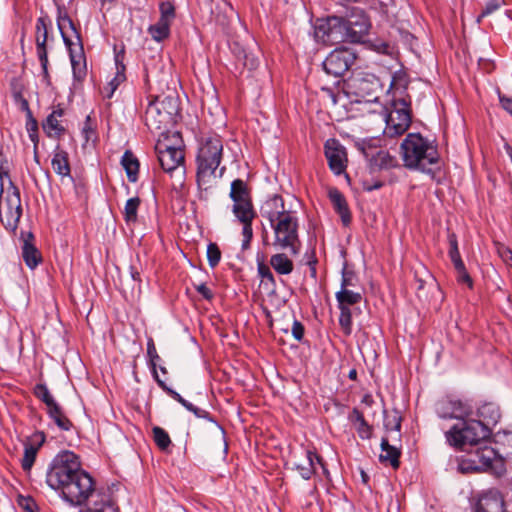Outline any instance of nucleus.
Segmentation results:
<instances>
[{
    "label": "nucleus",
    "instance_id": "nucleus-36",
    "mask_svg": "<svg viewBox=\"0 0 512 512\" xmlns=\"http://www.w3.org/2000/svg\"><path fill=\"white\" fill-rule=\"evenodd\" d=\"M270 264L273 269L281 275H288L293 271V262L284 253H277L270 258Z\"/></svg>",
    "mask_w": 512,
    "mask_h": 512
},
{
    "label": "nucleus",
    "instance_id": "nucleus-63",
    "mask_svg": "<svg viewBox=\"0 0 512 512\" xmlns=\"http://www.w3.org/2000/svg\"><path fill=\"white\" fill-rule=\"evenodd\" d=\"M362 186L365 191L371 192L373 190L380 189L383 186V182L375 181L373 184H369L368 181L364 180L362 182Z\"/></svg>",
    "mask_w": 512,
    "mask_h": 512
},
{
    "label": "nucleus",
    "instance_id": "nucleus-41",
    "mask_svg": "<svg viewBox=\"0 0 512 512\" xmlns=\"http://www.w3.org/2000/svg\"><path fill=\"white\" fill-rule=\"evenodd\" d=\"M141 204V199L136 196L126 201L123 217L127 225L135 224L138 220V209Z\"/></svg>",
    "mask_w": 512,
    "mask_h": 512
},
{
    "label": "nucleus",
    "instance_id": "nucleus-61",
    "mask_svg": "<svg viewBox=\"0 0 512 512\" xmlns=\"http://www.w3.org/2000/svg\"><path fill=\"white\" fill-rule=\"evenodd\" d=\"M141 272H142V267L140 264H139V267L135 264H132L130 266V275H131L132 279L138 283H141V281H142Z\"/></svg>",
    "mask_w": 512,
    "mask_h": 512
},
{
    "label": "nucleus",
    "instance_id": "nucleus-64",
    "mask_svg": "<svg viewBox=\"0 0 512 512\" xmlns=\"http://www.w3.org/2000/svg\"><path fill=\"white\" fill-rule=\"evenodd\" d=\"M317 262H318L317 258L315 257V254L313 253L312 257L308 260L307 264L310 269V274L314 279H316V277H317V270H316Z\"/></svg>",
    "mask_w": 512,
    "mask_h": 512
},
{
    "label": "nucleus",
    "instance_id": "nucleus-38",
    "mask_svg": "<svg viewBox=\"0 0 512 512\" xmlns=\"http://www.w3.org/2000/svg\"><path fill=\"white\" fill-rule=\"evenodd\" d=\"M349 420L352 423H357V432L362 439H369L372 435V427L365 420L363 413L357 408H354L349 415Z\"/></svg>",
    "mask_w": 512,
    "mask_h": 512
},
{
    "label": "nucleus",
    "instance_id": "nucleus-54",
    "mask_svg": "<svg viewBox=\"0 0 512 512\" xmlns=\"http://www.w3.org/2000/svg\"><path fill=\"white\" fill-rule=\"evenodd\" d=\"M355 280V273L344 268L342 271L341 289H349V287L354 286Z\"/></svg>",
    "mask_w": 512,
    "mask_h": 512
},
{
    "label": "nucleus",
    "instance_id": "nucleus-62",
    "mask_svg": "<svg viewBox=\"0 0 512 512\" xmlns=\"http://www.w3.org/2000/svg\"><path fill=\"white\" fill-rule=\"evenodd\" d=\"M502 108L512 116V99L506 96H499Z\"/></svg>",
    "mask_w": 512,
    "mask_h": 512
},
{
    "label": "nucleus",
    "instance_id": "nucleus-31",
    "mask_svg": "<svg viewBox=\"0 0 512 512\" xmlns=\"http://www.w3.org/2000/svg\"><path fill=\"white\" fill-rule=\"evenodd\" d=\"M478 419L477 421H481L487 428H490V425H495L498 423L501 414L500 409L495 403H484L481 405L476 413Z\"/></svg>",
    "mask_w": 512,
    "mask_h": 512
},
{
    "label": "nucleus",
    "instance_id": "nucleus-52",
    "mask_svg": "<svg viewBox=\"0 0 512 512\" xmlns=\"http://www.w3.org/2000/svg\"><path fill=\"white\" fill-rule=\"evenodd\" d=\"M160 19L166 20L171 23V21L175 18V7L171 2H162L160 4Z\"/></svg>",
    "mask_w": 512,
    "mask_h": 512
},
{
    "label": "nucleus",
    "instance_id": "nucleus-2",
    "mask_svg": "<svg viewBox=\"0 0 512 512\" xmlns=\"http://www.w3.org/2000/svg\"><path fill=\"white\" fill-rule=\"evenodd\" d=\"M222 156L223 142L219 135L209 136L202 140L196 156V181L200 190V199L203 198V192H207L212 187Z\"/></svg>",
    "mask_w": 512,
    "mask_h": 512
},
{
    "label": "nucleus",
    "instance_id": "nucleus-3",
    "mask_svg": "<svg viewBox=\"0 0 512 512\" xmlns=\"http://www.w3.org/2000/svg\"><path fill=\"white\" fill-rule=\"evenodd\" d=\"M57 25L69 52L73 76L77 81H82L86 77L87 68L80 32L68 14L61 9L58 10Z\"/></svg>",
    "mask_w": 512,
    "mask_h": 512
},
{
    "label": "nucleus",
    "instance_id": "nucleus-43",
    "mask_svg": "<svg viewBox=\"0 0 512 512\" xmlns=\"http://www.w3.org/2000/svg\"><path fill=\"white\" fill-rule=\"evenodd\" d=\"M33 394L35 395L36 398H38L47 406V410L54 406L55 404H57V402L55 401L54 397L51 395L45 384H36L33 389Z\"/></svg>",
    "mask_w": 512,
    "mask_h": 512
},
{
    "label": "nucleus",
    "instance_id": "nucleus-60",
    "mask_svg": "<svg viewBox=\"0 0 512 512\" xmlns=\"http://www.w3.org/2000/svg\"><path fill=\"white\" fill-rule=\"evenodd\" d=\"M82 133L84 134V137H85L86 141H89L90 138H91V135L94 134V130H93L92 126H91V118H90V116L86 117L84 126L82 128Z\"/></svg>",
    "mask_w": 512,
    "mask_h": 512
},
{
    "label": "nucleus",
    "instance_id": "nucleus-50",
    "mask_svg": "<svg viewBox=\"0 0 512 512\" xmlns=\"http://www.w3.org/2000/svg\"><path fill=\"white\" fill-rule=\"evenodd\" d=\"M456 270V278L459 283L466 284L469 288L473 287V280L469 275L464 262H460L458 264L453 265Z\"/></svg>",
    "mask_w": 512,
    "mask_h": 512
},
{
    "label": "nucleus",
    "instance_id": "nucleus-53",
    "mask_svg": "<svg viewBox=\"0 0 512 512\" xmlns=\"http://www.w3.org/2000/svg\"><path fill=\"white\" fill-rule=\"evenodd\" d=\"M27 132L29 134L30 140L33 142V145H38L39 137H38V123L34 117L27 118L26 124Z\"/></svg>",
    "mask_w": 512,
    "mask_h": 512
},
{
    "label": "nucleus",
    "instance_id": "nucleus-48",
    "mask_svg": "<svg viewBox=\"0 0 512 512\" xmlns=\"http://www.w3.org/2000/svg\"><path fill=\"white\" fill-rule=\"evenodd\" d=\"M448 243H449L448 254H449L450 260L453 263V265L463 262L460 252H459L457 236L455 233H453V232L448 233Z\"/></svg>",
    "mask_w": 512,
    "mask_h": 512
},
{
    "label": "nucleus",
    "instance_id": "nucleus-57",
    "mask_svg": "<svg viewBox=\"0 0 512 512\" xmlns=\"http://www.w3.org/2000/svg\"><path fill=\"white\" fill-rule=\"evenodd\" d=\"M305 328L304 325L298 321L294 320L292 325V335L297 341H302L304 338Z\"/></svg>",
    "mask_w": 512,
    "mask_h": 512
},
{
    "label": "nucleus",
    "instance_id": "nucleus-18",
    "mask_svg": "<svg viewBox=\"0 0 512 512\" xmlns=\"http://www.w3.org/2000/svg\"><path fill=\"white\" fill-rule=\"evenodd\" d=\"M437 415L443 419H458L472 416V408L466 402L452 396L439 399L435 405Z\"/></svg>",
    "mask_w": 512,
    "mask_h": 512
},
{
    "label": "nucleus",
    "instance_id": "nucleus-9",
    "mask_svg": "<svg viewBox=\"0 0 512 512\" xmlns=\"http://www.w3.org/2000/svg\"><path fill=\"white\" fill-rule=\"evenodd\" d=\"M22 216V206L20 191L17 186L9 179V186L6 190L1 187L0 192V221L6 230L16 232L20 218Z\"/></svg>",
    "mask_w": 512,
    "mask_h": 512
},
{
    "label": "nucleus",
    "instance_id": "nucleus-28",
    "mask_svg": "<svg viewBox=\"0 0 512 512\" xmlns=\"http://www.w3.org/2000/svg\"><path fill=\"white\" fill-rule=\"evenodd\" d=\"M380 447L382 453L379 455V461L391 465L393 469H398L400 467L401 450L390 445L386 437L382 438Z\"/></svg>",
    "mask_w": 512,
    "mask_h": 512
},
{
    "label": "nucleus",
    "instance_id": "nucleus-55",
    "mask_svg": "<svg viewBox=\"0 0 512 512\" xmlns=\"http://www.w3.org/2000/svg\"><path fill=\"white\" fill-rule=\"evenodd\" d=\"M258 273L263 280L270 281L271 283L275 282L273 273L271 272L270 268L263 262L258 263Z\"/></svg>",
    "mask_w": 512,
    "mask_h": 512
},
{
    "label": "nucleus",
    "instance_id": "nucleus-19",
    "mask_svg": "<svg viewBox=\"0 0 512 512\" xmlns=\"http://www.w3.org/2000/svg\"><path fill=\"white\" fill-rule=\"evenodd\" d=\"M324 149L329 168L336 175L344 173L347 167L346 149L335 139L327 140Z\"/></svg>",
    "mask_w": 512,
    "mask_h": 512
},
{
    "label": "nucleus",
    "instance_id": "nucleus-24",
    "mask_svg": "<svg viewBox=\"0 0 512 512\" xmlns=\"http://www.w3.org/2000/svg\"><path fill=\"white\" fill-rule=\"evenodd\" d=\"M83 512H119L118 506L109 492H94Z\"/></svg>",
    "mask_w": 512,
    "mask_h": 512
},
{
    "label": "nucleus",
    "instance_id": "nucleus-16",
    "mask_svg": "<svg viewBox=\"0 0 512 512\" xmlns=\"http://www.w3.org/2000/svg\"><path fill=\"white\" fill-rule=\"evenodd\" d=\"M338 308L340 310L339 324L345 335L352 332V312L350 306L359 304L362 301V294L350 289H340L335 294Z\"/></svg>",
    "mask_w": 512,
    "mask_h": 512
},
{
    "label": "nucleus",
    "instance_id": "nucleus-12",
    "mask_svg": "<svg viewBox=\"0 0 512 512\" xmlns=\"http://www.w3.org/2000/svg\"><path fill=\"white\" fill-rule=\"evenodd\" d=\"M410 105V100H406L405 98L393 100V109L386 119V128L384 133L387 136H400L408 130L412 121Z\"/></svg>",
    "mask_w": 512,
    "mask_h": 512
},
{
    "label": "nucleus",
    "instance_id": "nucleus-13",
    "mask_svg": "<svg viewBox=\"0 0 512 512\" xmlns=\"http://www.w3.org/2000/svg\"><path fill=\"white\" fill-rule=\"evenodd\" d=\"M356 54L349 48L339 47L334 49L323 61V69L326 74L340 78L356 61Z\"/></svg>",
    "mask_w": 512,
    "mask_h": 512
},
{
    "label": "nucleus",
    "instance_id": "nucleus-14",
    "mask_svg": "<svg viewBox=\"0 0 512 512\" xmlns=\"http://www.w3.org/2000/svg\"><path fill=\"white\" fill-rule=\"evenodd\" d=\"M350 43H362L371 28V22L364 10L353 7L343 17Z\"/></svg>",
    "mask_w": 512,
    "mask_h": 512
},
{
    "label": "nucleus",
    "instance_id": "nucleus-34",
    "mask_svg": "<svg viewBox=\"0 0 512 512\" xmlns=\"http://www.w3.org/2000/svg\"><path fill=\"white\" fill-rule=\"evenodd\" d=\"M306 455V462L304 464H296L295 468L299 471V474L301 477L305 480H309L312 475L315 473V464L314 461L316 460L318 464H320L322 467H324L323 459L316 453L307 450L305 452Z\"/></svg>",
    "mask_w": 512,
    "mask_h": 512
},
{
    "label": "nucleus",
    "instance_id": "nucleus-5",
    "mask_svg": "<svg viewBox=\"0 0 512 512\" xmlns=\"http://www.w3.org/2000/svg\"><path fill=\"white\" fill-rule=\"evenodd\" d=\"M179 99L175 95L157 96L149 102L144 122L150 131L166 129L173 123L179 114Z\"/></svg>",
    "mask_w": 512,
    "mask_h": 512
},
{
    "label": "nucleus",
    "instance_id": "nucleus-23",
    "mask_svg": "<svg viewBox=\"0 0 512 512\" xmlns=\"http://www.w3.org/2000/svg\"><path fill=\"white\" fill-rule=\"evenodd\" d=\"M23 240L22 257L25 264L31 268H36L42 262V255L34 244V235L32 232H21Z\"/></svg>",
    "mask_w": 512,
    "mask_h": 512
},
{
    "label": "nucleus",
    "instance_id": "nucleus-4",
    "mask_svg": "<svg viewBox=\"0 0 512 512\" xmlns=\"http://www.w3.org/2000/svg\"><path fill=\"white\" fill-rule=\"evenodd\" d=\"M490 435L491 429L471 416L462 419L460 423L453 425L445 433L447 442L460 450L475 447V445L487 441Z\"/></svg>",
    "mask_w": 512,
    "mask_h": 512
},
{
    "label": "nucleus",
    "instance_id": "nucleus-39",
    "mask_svg": "<svg viewBox=\"0 0 512 512\" xmlns=\"http://www.w3.org/2000/svg\"><path fill=\"white\" fill-rule=\"evenodd\" d=\"M42 128L50 138L54 137L59 139L66 132V129L60 123V120L55 118L54 115L47 116V118L42 123Z\"/></svg>",
    "mask_w": 512,
    "mask_h": 512
},
{
    "label": "nucleus",
    "instance_id": "nucleus-49",
    "mask_svg": "<svg viewBox=\"0 0 512 512\" xmlns=\"http://www.w3.org/2000/svg\"><path fill=\"white\" fill-rule=\"evenodd\" d=\"M207 259L211 268H215L221 260L220 248L214 242H210L207 246Z\"/></svg>",
    "mask_w": 512,
    "mask_h": 512
},
{
    "label": "nucleus",
    "instance_id": "nucleus-33",
    "mask_svg": "<svg viewBox=\"0 0 512 512\" xmlns=\"http://www.w3.org/2000/svg\"><path fill=\"white\" fill-rule=\"evenodd\" d=\"M121 165L123 166L127 178L131 183L138 180L140 163L137 157L131 150H126L121 158Z\"/></svg>",
    "mask_w": 512,
    "mask_h": 512
},
{
    "label": "nucleus",
    "instance_id": "nucleus-25",
    "mask_svg": "<svg viewBox=\"0 0 512 512\" xmlns=\"http://www.w3.org/2000/svg\"><path fill=\"white\" fill-rule=\"evenodd\" d=\"M155 381L157 382L158 386L164 390L169 396H171L175 401L180 403L183 407H185L188 411L192 412L196 417L207 419L208 421L214 422L213 417L211 414L201 408L196 407L192 403L188 402L186 399H184L178 392L167 386L165 381L160 379V377L156 378Z\"/></svg>",
    "mask_w": 512,
    "mask_h": 512
},
{
    "label": "nucleus",
    "instance_id": "nucleus-51",
    "mask_svg": "<svg viewBox=\"0 0 512 512\" xmlns=\"http://www.w3.org/2000/svg\"><path fill=\"white\" fill-rule=\"evenodd\" d=\"M504 4H505L504 0H489L485 4L482 12L477 17V23H480L482 18H484V17L494 13L495 11H497Z\"/></svg>",
    "mask_w": 512,
    "mask_h": 512
},
{
    "label": "nucleus",
    "instance_id": "nucleus-59",
    "mask_svg": "<svg viewBox=\"0 0 512 512\" xmlns=\"http://www.w3.org/2000/svg\"><path fill=\"white\" fill-rule=\"evenodd\" d=\"M210 1V14L212 17H215L218 20L219 14L212 7L215 4L217 9L229 7V4L225 0H209Z\"/></svg>",
    "mask_w": 512,
    "mask_h": 512
},
{
    "label": "nucleus",
    "instance_id": "nucleus-17",
    "mask_svg": "<svg viewBox=\"0 0 512 512\" xmlns=\"http://www.w3.org/2000/svg\"><path fill=\"white\" fill-rule=\"evenodd\" d=\"M229 196L234 202L232 212L235 216L256 213L253 207L250 190L247 183L242 179L232 181Z\"/></svg>",
    "mask_w": 512,
    "mask_h": 512
},
{
    "label": "nucleus",
    "instance_id": "nucleus-26",
    "mask_svg": "<svg viewBox=\"0 0 512 512\" xmlns=\"http://www.w3.org/2000/svg\"><path fill=\"white\" fill-rule=\"evenodd\" d=\"M474 512H505L504 500L497 492L486 493L478 500Z\"/></svg>",
    "mask_w": 512,
    "mask_h": 512
},
{
    "label": "nucleus",
    "instance_id": "nucleus-1",
    "mask_svg": "<svg viewBox=\"0 0 512 512\" xmlns=\"http://www.w3.org/2000/svg\"><path fill=\"white\" fill-rule=\"evenodd\" d=\"M403 165L410 170H418L435 177L440 155L437 146L420 133H408L400 145Z\"/></svg>",
    "mask_w": 512,
    "mask_h": 512
},
{
    "label": "nucleus",
    "instance_id": "nucleus-44",
    "mask_svg": "<svg viewBox=\"0 0 512 512\" xmlns=\"http://www.w3.org/2000/svg\"><path fill=\"white\" fill-rule=\"evenodd\" d=\"M401 421H402V417H401L399 411L393 410L390 413H388L387 411H384V427L387 431L400 432Z\"/></svg>",
    "mask_w": 512,
    "mask_h": 512
},
{
    "label": "nucleus",
    "instance_id": "nucleus-35",
    "mask_svg": "<svg viewBox=\"0 0 512 512\" xmlns=\"http://www.w3.org/2000/svg\"><path fill=\"white\" fill-rule=\"evenodd\" d=\"M47 414L59 429L69 431L73 427L71 420L65 415L62 407L58 403L49 408Z\"/></svg>",
    "mask_w": 512,
    "mask_h": 512
},
{
    "label": "nucleus",
    "instance_id": "nucleus-29",
    "mask_svg": "<svg viewBox=\"0 0 512 512\" xmlns=\"http://www.w3.org/2000/svg\"><path fill=\"white\" fill-rule=\"evenodd\" d=\"M362 152L369 159L370 167L373 170L389 169L396 165V159L387 151L378 150L376 154H369L363 147Z\"/></svg>",
    "mask_w": 512,
    "mask_h": 512
},
{
    "label": "nucleus",
    "instance_id": "nucleus-27",
    "mask_svg": "<svg viewBox=\"0 0 512 512\" xmlns=\"http://www.w3.org/2000/svg\"><path fill=\"white\" fill-rule=\"evenodd\" d=\"M328 197L343 225L348 226L351 223V212L344 195L337 188H331L328 191Z\"/></svg>",
    "mask_w": 512,
    "mask_h": 512
},
{
    "label": "nucleus",
    "instance_id": "nucleus-56",
    "mask_svg": "<svg viewBox=\"0 0 512 512\" xmlns=\"http://www.w3.org/2000/svg\"><path fill=\"white\" fill-rule=\"evenodd\" d=\"M194 288L205 300L211 301L214 298L213 292L205 283L195 284Z\"/></svg>",
    "mask_w": 512,
    "mask_h": 512
},
{
    "label": "nucleus",
    "instance_id": "nucleus-7",
    "mask_svg": "<svg viewBox=\"0 0 512 512\" xmlns=\"http://www.w3.org/2000/svg\"><path fill=\"white\" fill-rule=\"evenodd\" d=\"M270 225L274 232L273 246L282 250L288 249L292 255H297L301 242L298 234L299 219L296 213L292 211Z\"/></svg>",
    "mask_w": 512,
    "mask_h": 512
},
{
    "label": "nucleus",
    "instance_id": "nucleus-42",
    "mask_svg": "<svg viewBox=\"0 0 512 512\" xmlns=\"http://www.w3.org/2000/svg\"><path fill=\"white\" fill-rule=\"evenodd\" d=\"M170 22L159 19L156 24L151 25L148 29L151 37L160 42L168 38L170 34Z\"/></svg>",
    "mask_w": 512,
    "mask_h": 512
},
{
    "label": "nucleus",
    "instance_id": "nucleus-10",
    "mask_svg": "<svg viewBox=\"0 0 512 512\" xmlns=\"http://www.w3.org/2000/svg\"><path fill=\"white\" fill-rule=\"evenodd\" d=\"M347 28L341 16H329L318 19L314 26V37L325 45H336L348 41Z\"/></svg>",
    "mask_w": 512,
    "mask_h": 512
},
{
    "label": "nucleus",
    "instance_id": "nucleus-32",
    "mask_svg": "<svg viewBox=\"0 0 512 512\" xmlns=\"http://www.w3.org/2000/svg\"><path fill=\"white\" fill-rule=\"evenodd\" d=\"M51 165L54 172L59 176H70L71 168L68 153L65 150L61 149L59 145H57L54 150Z\"/></svg>",
    "mask_w": 512,
    "mask_h": 512
},
{
    "label": "nucleus",
    "instance_id": "nucleus-40",
    "mask_svg": "<svg viewBox=\"0 0 512 512\" xmlns=\"http://www.w3.org/2000/svg\"><path fill=\"white\" fill-rule=\"evenodd\" d=\"M47 39H48V37H46L45 33L43 35H39V36L35 37L37 56L41 63L43 75L45 78L49 77L48 53H47V46H46Z\"/></svg>",
    "mask_w": 512,
    "mask_h": 512
},
{
    "label": "nucleus",
    "instance_id": "nucleus-15",
    "mask_svg": "<svg viewBox=\"0 0 512 512\" xmlns=\"http://www.w3.org/2000/svg\"><path fill=\"white\" fill-rule=\"evenodd\" d=\"M155 149L160 166L166 173L172 175L173 172L180 170L182 176L185 174V154L181 147L171 146L165 142H158Z\"/></svg>",
    "mask_w": 512,
    "mask_h": 512
},
{
    "label": "nucleus",
    "instance_id": "nucleus-8",
    "mask_svg": "<svg viewBox=\"0 0 512 512\" xmlns=\"http://www.w3.org/2000/svg\"><path fill=\"white\" fill-rule=\"evenodd\" d=\"M458 469L463 474L482 472L492 468L493 461H497L498 452L488 445L487 441L462 450Z\"/></svg>",
    "mask_w": 512,
    "mask_h": 512
},
{
    "label": "nucleus",
    "instance_id": "nucleus-47",
    "mask_svg": "<svg viewBox=\"0 0 512 512\" xmlns=\"http://www.w3.org/2000/svg\"><path fill=\"white\" fill-rule=\"evenodd\" d=\"M235 217L243 225V229H242L243 239L251 241L252 238H253L252 223H253V220L256 217V213L247 214V215H241V216H235Z\"/></svg>",
    "mask_w": 512,
    "mask_h": 512
},
{
    "label": "nucleus",
    "instance_id": "nucleus-45",
    "mask_svg": "<svg viewBox=\"0 0 512 512\" xmlns=\"http://www.w3.org/2000/svg\"><path fill=\"white\" fill-rule=\"evenodd\" d=\"M153 439L158 448L162 451H166L171 445V439L168 433L161 427L155 426L152 428Z\"/></svg>",
    "mask_w": 512,
    "mask_h": 512
},
{
    "label": "nucleus",
    "instance_id": "nucleus-22",
    "mask_svg": "<svg viewBox=\"0 0 512 512\" xmlns=\"http://www.w3.org/2000/svg\"><path fill=\"white\" fill-rule=\"evenodd\" d=\"M44 442L45 434L43 432H36L33 434L31 439L27 440L24 443V455L21 461V466L24 471L31 470L35 462L38 450L40 449Z\"/></svg>",
    "mask_w": 512,
    "mask_h": 512
},
{
    "label": "nucleus",
    "instance_id": "nucleus-20",
    "mask_svg": "<svg viewBox=\"0 0 512 512\" xmlns=\"http://www.w3.org/2000/svg\"><path fill=\"white\" fill-rule=\"evenodd\" d=\"M290 212V210L285 208L282 196L278 194H274L269 197L260 207L262 217L266 218L270 224L286 216Z\"/></svg>",
    "mask_w": 512,
    "mask_h": 512
},
{
    "label": "nucleus",
    "instance_id": "nucleus-46",
    "mask_svg": "<svg viewBox=\"0 0 512 512\" xmlns=\"http://www.w3.org/2000/svg\"><path fill=\"white\" fill-rule=\"evenodd\" d=\"M147 356L149 358V365L151 368L152 375L154 379L158 378V372H157V361L160 360V357L157 353L154 340L152 338H149L147 341Z\"/></svg>",
    "mask_w": 512,
    "mask_h": 512
},
{
    "label": "nucleus",
    "instance_id": "nucleus-30",
    "mask_svg": "<svg viewBox=\"0 0 512 512\" xmlns=\"http://www.w3.org/2000/svg\"><path fill=\"white\" fill-rule=\"evenodd\" d=\"M124 59V50L122 49L120 52L115 54V64L117 68V72L115 77L108 83V85L104 88V97L111 98L118 88V86L126 79L124 71L125 65L123 64Z\"/></svg>",
    "mask_w": 512,
    "mask_h": 512
},
{
    "label": "nucleus",
    "instance_id": "nucleus-58",
    "mask_svg": "<svg viewBox=\"0 0 512 512\" xmlns=\"http://www.w3.org/2000/svg\"><path fill=\"white\" fill-rule=\"evenodd\" d=\"M44 33L48 37V19L47 17H39L36 22V36Z\"/></svg>",
    "mask_w": 512,
    "mask_h": 512
},
{
    "label": "nucleus",
    "instance_id": "nucleus-11",
    "mask_svg": "<svg viewBox=\"0 0 512 512\" xmlns=\"http://www.w3.org/2000/svg\"><path fill=\"white\" fill-rule=\"evenodd\" d=\"M94 492L93 478L82 469L69 483L64 485L60 494L69 504L80 506L84 504Z\"/></svg>",
    "mask_w": 512,
    "mask_h": 512
},
{
    "label": "nucleus",
    "instance_id": "nucleus-6",
    "mask_svg": "<svg viewBox=\"0 0 512 512\" xmlns=\"http://www.w3.org/2000/svg\"><path fill=\"white\" fill-rule=\"evenodd\" d=\"M81 470L78 455L72 451H62L52 460L46 474V482L53 490L60 492Z\"/></svg>",
    "mask_w": 512,
    "mask_h": 512
},
{
    "label": "nucleus",
    "instance_id": "nucleus-37",
    "mask_svg": "<svg viewBox=\"0 0 512 512\" xmlns=\"http://www.w3.org/2000/svg\"><path fill=\"white\" fill-rule=\"evenodd\" d=\"M234 54L236 56L237 62L241 64L243 68H246L249 71H252L257 68L259 60L251 52H248L246 49L235 44Z\"/></svg>",
    "mask_w": 512,
    "mask_h": 512
},
{
    "label": "nucleus",
    "instance_id": "nucleus-21",
    "mask_svg": "<svg viewBox=\"0 0 512 512\" xmlns=\"http://www.w3.org/2000/svg\"><path fill=\"white\" fill-rule=\"evenodd\" d=\"M351 87L354 88V94L366 101H372L377 98L378 79L374 76L356 77L352 80Z\"/></svg>",
    "mask_w": 512,
    "mask_h": 512
}]
</instances>
